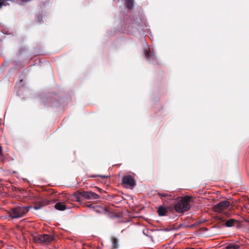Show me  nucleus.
Returning a JSON list of instances; mask_svg holds the SVG:
<instances>
[{
	"mask_svg": "<svg viewBox=\"0 0 249 249\" xmlns=\"http://www.w3.org/2000/svg\"><path fill=\"white\" fill-rule=\"evenodd\" d=\"M31 208V206H24L22 205L16 206L8 211V216L12 219L23 217Z\"/></svg>",
	"mask_w": 249,
	"mask_h": 249,
	"instance_id": "f257e3e1",
	"label": "nucleus"
},
{
	"mask_svg": "<svg viewBox=\"0 0 249 249\" xmlns=\"http://www.w3.org/2000/svg\"><path fill=\"white\" fill-rule=\"evenodd\" d=\"M72 195L78 202L80 201L82 197L87 199H98L100 197L98 194L92 191H77Z\"/></svg>",
	"mask_w": 249,
	"mask_h": 249,
	"instance_id": "f03ea898",
	"label": "nucleus"
},
{
	"mask_svg": "<svg viewBox=\"0 0 249 249\" xmlns=\"http://www.w3.org/2000/svg\"><path fill=\"white\" fill-rule=\"evenodd\" d=\"M54 238V236L52 234H38L34 236V240L37 244H47L53 241Z\"/></svg>",
	"mask_w": 249,
	"mask_h": 249,
	"instance_id": "7ed1b4c3",
	"label": "nucleus"
},
{
	"mask_svg": "<svg viewBox=\"0 0 249 249\" xmlns=\"http://www.w3.org/2000/svg\"><path fill=\"white\" fill-rule=\"evenodd\" d=\"M178 201L175 205V212L178 213H184L190 210L191 206L190 204H185L182 200L178 198Z\"/></svg>",
	"mask_w": 249,
	"mask_h": 249,
	"instance_id": "20e7f679",
	"label": "nucleus"
},
{
	"mask_svg": "<svg viewBox=\"0 0 249 249\" xmlns=\"http://www.w3.org/2000/svg\"><path fill=\"white\" fill-rule=\"evenodd\" d=\"M230 205L231 203L229 201L224 200L214 205L213 210L215 212L221 213L222 211L228 208Z\"/></svg>",
	"mask_w": 249,
	"mask_h": 249,
	"instance_id": "39448f33",
	"label": "nucleus"
},
{
	"mask_svg": "<svg viewBox=\"0 0 249 249\" xmlns=\"http://www.w3.org/2000/svg\"><path fill=\"white\" fill-rule=\"evenodd\" d=\"M122 182L128 187H133L136 185L134 179L130 175L124 176L122 178Z\"/></svg>",
	"mask_w": 249,
	"mask_h": 249,
	"instance_id": "423d86ee",
	"label": "nucleus"
},
{
	"mask_svg": "<svg viewBox=\"0 0 249 249\" xmlns=\"http://www.w3.org/2000/svg\"><path fill=\"white\" fill-rule=\"evenodd\" d=\"M144 54L147 60L150 63H154L156 61L155 54L150 51L149 48L144 49Z\"/></svg>",
	"mask_w": 249,
	"mask_h": 249,
	"instance_id": "0eeeda50",
	"label": "nucleus"
},
{
	"mask_svg": "<svg viewBox=\"0 0 249 249\" xmlns=\"http://www.w3.org/2000/svg\"><path fill=\"white\" fill-rule=\"evenodd\" d=\"M49 201L48 199H42L37 202L33 208L35 210H39L43 207L49 205Z\"/></svg>",
	"mask_w": 249,
	"mask_h": 249,
	"instance_id": "6e6552de",
	"label": "nucleus"
},
{
	"mask_svg": "<svg viewBox=\"0 0 249 249\" xmlns=\"http://www.w3.org/2000/svg\"><path fill=\"white\" fill-rule=\"evenodd\" d=\"M162 201L165 206L166 208L167 209L168 212L174 213L175 212V205H171L165 199H162Z\"/></svg>",
	"mask_w": 249,
	"mask_h": 249,
	"instance_id": "1a4fd4ad",
	"label": "nucleus"
},
{
	"mask_svg": "<svg viewBox=\"0 0 249 249\" xmlns=\"http://www.w3.org/2000/svg\"><path fill=\"white\" fill-rule=\"evenodd\" d=\"M157 212L160 216H164L168 213V210L165 206H160L158 209Z\"/></svg>",
	"mask_w": 249,
	"mask_h": 249,
	"instance_id": "9d476101",
	"label": "nucleus"
},
{
	"mask_svg": "<svg viewBox=\"0 0 249 249\" xmlns=\"http://www.w3.org/2000/svg\"><path fill=\"white\" fill-rule=\"evenodd\" d=\"M54 208L59 211H64L67 209L66 205L64 202H57L54 205Z\"/></svg>",
	"mask_w": 249,
	"mask_h": 249,
	"instance_id": "9b49d317",
	"label": "nucleus"
},
{
	"mask_svg": "<svg viewBox=\"0 0 249 249\" xmlns=\"http://www.w3.org/2000/svg\"><path fill=\"white\" fill-rule=\"evenodd\" d=\"M240 245L234 243L227 244L225 246V249H239Z\"/></svg>",
	"mask_w": 249,
	"mask_h": 249,
	"instance_id": "f8f14e48",
	"label": "nucleus"
},
{
	"mask_svg": "<svg viewBox=\"0 0 249 249\" xmlns=\"http://www.w3.org/2000/svg\"><path fill=\"white\" fill-rule=\"evenodd\" d=\"M178 199H180L185 203L190 204V203L192 201V197L189 196H186L183 197H178Z\"/></svg>",
	"mask_w": 249,
	"mask_h": 249,
	"instance_id": "ddd939ff",
	"label": "nucleus"
},
{
	"mask_svg": "<svg viewBox=\"0 0 249 249\" xmlns=\"http://www.w3.org/2000/svg\"><path fill=\"white\" fill-rule=\"evenodd\" d=\"M238 221L234 219H230L226 221L225 225L227 227H233L235 223H237Z\"/></svg>",
	"mask_w": 249,
	"mask_h": 249,
	"instance_id": "4468645a",
	"label": "nucleus"
},
{
	"mask_svg": "<svg viewBox=\"0 0 249 249\" xmlns=\"http://www.w3.org/2000/svg\"><path fill=\"white\" fill-rule=\"evenodd\" d=\"M152 231L149 230L148 229H144L142 231V233L144 235L149 237L150 239V240L154 242L153 237L151 235V233Z\"/></svg>",
	"mask_w": 249,
	"mask_h": 249,
	"instance_id": "2eb2a0df",
	"label": "nucleus"
},
{
	"mask_svg": "<svg viewBox=\"0 0 249 249\" xmlns=\"http://www.w3.org/2000/svg\"><path fill=\"white\" fill-rule=\"evenodd\" d=\"M93 209L97 213H101L103 212L107 211L106 208L100 206H95L93 207Z\"/></svg>",
	"mask_w": 249,
	"mask_h": 249,
	"instance_id": "dca6fc26",
	"label": "nucleus"
},
{
	"mask_svg": "<svg viewBox=\"0 0 249 249\" xmlns=\"http://www.w3.org/2000/svg\"><path fill=\"white\" fill-rule=\"evenodd\" d=\"M158 195L160 196L161 198H162V197H166L168 200H173V197L171 195L167 193H158Z\"/></svg>",
	"mask_w": 249,
	"mask_h": 249,
	"instance_id": "f3484780",
	"label": "nucleus"
},
{
	"mask_svg": "<svg viewBox=\"0 0 249 249\" xmlns=\"http://www.w3.org/2000/svg\"><path fill=\"white\" fill-rule=\"evenodd\" d=\"M36 22L39 24L43 22L42 12H41V13H40V12H39Z\"/></svg>",
	"mask_w": 249,
	"mask_h": 249,
	"instance_id": "a211bd4d",
	"label": "nucleus"
},
{
	"mask_svg": "<svg viewBox=\"0 0 249 249\" xmlns=\"http://www.w3.org/2000/svg\"><path fill=\"white\" fill-rule=\"evenodd\" d=\"M124 5L129 9H131L133 5V2L134 1H125Z\"/></svg>",
	"mask_w": 249,
	"mask_h": 249,
	"instance_id": "6ab92c4d",
	"label": "nucleus"
},
{
	"mask_svg": "<svg viewBox=\"0 0 249 249\" xmlns=\"http://www.w3.org/2000/svg\"><path fill=\"white\" fill-rule=\"evenodd\" d=\"M112 244L114 249H117L118 248V241L116 239H115L112 241Z\"/></svg>",
	"mask_w": 249,
	"mask_h": 249,
	"instance_id": "aec40b11",
	"label": "nucleus"
},
{
	"mask_svg": "<svg viewBox=\"0 0 249 249\" xmlns=\"http://www.w3.org/2000/svg\"><path fill=\"white\" fill-rule=\"evenodd\" d=\"M206 221V220L204 219H202L199 220H197L196 222V225H199L204 223Z\"/></svg>",
	"mask_w": 249,
	"mask_h": 249,
	"instance_id": "412c9836",
	"label": "nucleus"
},
{
	"mask_svg": "<svg viewBox=\"0 0 249 249\" xmlns=\"http://www.w3.org/2000/svg\"><path fill=\"white\" fill-rule=\"evenodd\" d=\"M9 5V4L7 3V1H0V8L2 6H7Z\"/></svg>",
	"mask_w": 249,
	"mask_h": 249,
	"instance_id": "4be33fe9",
	"label": "nucleus"
},
{
	"mask_svg": "<svg viewBox=\"0 0 249 249\" xmlns=\"http://www.w3.org/2000/svg\"><path fill=\"white\" fill-rule=\"evenodd\" d=\"M12 2H15V3H18L20 5L21 4H23V3L24 2H28V1H26V0H25V1H20V2H18L19 1H11Z\"/></svg>",
	"mask_w": 249,
	"mask_h": 249,
	"instance_id": "5701e85b",
	"label": "nucleus"
},
{
	"mask_svg": "<svg viewBox=\"0 0 249 249\" xmlns=\"http://www.w3.org/2000/svg\"><path fill=\"white\" fill-rule=\"evenodd\" d=\"M197 226V225H196V222H195L193 224H192L191 225H188L187 226V227H189L190 228H193Z\"/></svg>",
	"mask_w": 249,
	"mask_h": 249,
	"instance_id": "b1692460",
	"label": "nucleus"
},
{
	"mask_svg": "<svg viewBox=\"0 0 249 249\" xmlns=\"http://www.w3.org/2000/svg\"><path fill=\"white\" fill-rule=\"evenodd\" d=\"M97 177H100L101 178H106L107 177L105 176H100V175H93V176H91V177H92V178H95Z\"/></svg>",
	"mask_w": 249,
	"mask_h": 249,
	"instance_id": "393cba45",
	"label": "nucleus"
},
{
	"mask_svg": "<svg viewBox=\"0 0 249 249\" xmlns=\"http://www.w3.org/2000/svg\"><path fill=\"white\" fill-rule=\"evenodd\" d=\"M116 200L119 201H122V197L117 196V199H116Z\"/></svg>",
	"mask_w": 249,
	"mask_h": 249,
	"instance_id": "a878e982",
	"label": "nucleus"
},
{
	"mask_svg": "<svg viewBox=\"0 0 249 249\" xmlns=\"http://www.w3.org/2000/svg\"><path fill=\"white\" fill-rule=\"evenodd\" d=\"M158 231H169V230L167 229H161L158 230Z\"/></svg>",
	"mask_w": 249,
	"mask_h": 249,
	"instance_id": "bb28decb",
	"label": "nucleus"
},
{
	"mask_svg": "<svg viewBox=\"0 0 249 249\" xmlns=\"http://www.w3.org/2000/svg\"><path fill=\"white\" fill-rule=\"evenodd\" d=\"M88 207L89 208H92L93 209V207L94 206H93L92 204H89L87 205Z\"/></svg>",
	"mask_w": 249,
	"mask_h": 249,
	"instance_id": "cd10ccee",
	"label": "nucleus"
},
{
	"mask_svg": "<svg viewBox=\"0 0 249 249\" xmlns=\"http://www.w3.org/2000/svg\"><path fill=\"white\" fill-rule=\"evenodd\" d=\"M2 152V147L1 146H0V155H1Z\"/></svg>",
	"mask_w": 249,
	"mask_h": 249,
	"instance_id": "c85d7f7f",
	"label": "nucleus"
},
{
	"mask_svg": "<svg viewBox=\"0 0 249 249\" xmlns=\"http://www.w3.org/2000/svg\"><path fill=\"white\" fill-rule=\"evenodd\" d=\"M22 82H23V80L22 79L20 80V83Z\"/></svg>",
	"mask_w": 249,
	"mask_h": 249,
	"instance_id": "c756f323",
	"label": "nucleus"
}]
</instances>
